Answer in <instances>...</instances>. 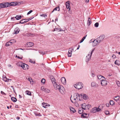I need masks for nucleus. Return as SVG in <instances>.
Masks as SVG:
<instances>
[{
	"label": "nucleus",
	"mask_w": 120,
	"mask_h": 120,
	"mask_svg": "<svg viewBox=\"0 0 120 120\" xmlns=\"http://www.w3.org/2000/svg\"><path fill=\"white\" fill-rule=\"evenodd\" d=\"M82 108H79V114H81L83 112V110H82Z\"/></svg>",
	"instance_id": "c756f323"
},
{
	"label": "nucleus",
	"mask_w": 120,
	"mask_h": 120,
	"mask_svg": "<svg viewBox=\"0 0 120 120\" xmlns=\"http://www.w3.org/2000/svg\"><path fill=\"white\" fill-rule=\"evenodd\" d=\"M1 94L3 95H6V94L5 93H4L2 91H1Z\"/></svg>",
	"instance_id": "3c124183"
},
{
	"label": "nucleus",
	"mask_w": 120,
	"mask_h": 120,
	"mask_svg": "<svg viewBox=\"0 0 120 120\" xmlns=\"http://www.w3.org/2000/svg\"><path fill=\"white\" fill-rule=\"evenodd\" d=\"M101 84L102 86H105L107 84L108 81L105 80V79H102L101 80Z\"/></svg>",
	"instance_id": "0eeeda50"
},
{
	"label": "nucleus",
	"mask_w": 120,
	"mask_h": 120,
	"mask_svg": "<svg viewBox=\"0 0 120 120\" xmlns=\"http://www.w3.org/2000/svg\"><path fill=\"white\" fill-rule=\"evenodd\" d=\"M112 75V74L111 73L109 74L108 75L109 76H111Z\"/></svg>",
	"instance_id": "774afa93"
},
{
	"label": "nucleus",
	"mask_w": 120,
	"mask_h": 120,
	"mask_svg": "<svg viewBox=\"0 0 120 120\" xmlns=\"http://www.w3.org/2000/svg\"><path fill=\"white\" fill-rule=\"evenodd\" d=\"M16 57L19 58L20 59H22L23 57H20L19 56H16Z\"/></svg>",
	"instance_id": "864d4df0"
},
{
	"label": "nucleus",
	"mask_w": 120,
	"mask_h": 120,
	"mask_svg": "<svg viewBox=\"0 0 120 120\" xmlns=\"http://www.w3.org/2000/svg\"><path fill=\"white\" fill-rule=\"evenodd\" d=\"M41 89L42 91H44L46 93H49L50 92L49 90L46 88H44L43 87H41Z\"/></svg>",
	"instance_id": "f8f14e48"
},
{
	"label": "nucleus",
	"mask_w": 120,
	"mask_h": 120,
	"mask_svg": "<svg viewBox=\"0 0 120 120\" xmlns=\"http://www.w3.org/2000/svg\"><path fill=\"white\" fill-rule=\"evenodd\" d=\"M25 19H23L21 20L20 22L19 23L23 24L25 22L24 21Z\"/></svg>",
	"instance_id": "a19ab883"
},
{
	"label": "nucleus",
	"mask_w": 120,
	"mask_h": 120,
	"mask_svg": "<svg viewBox=\"0 0 120 120\" xmlns=\"http://www.w3.org/2000/svg\"><path fill=\"white\" fill-rule=\"evenodd\" d=\"M91 86L92 87H94L96 86V84L95 82H92L91 83Z\"/></svg>",
	"instance_id": "c9c22d12"
},
{
	"label": "nucleus",
	"mask_w": 120,
	"mask_h": 120,
	"mask_svg": "<svg viewBox=\"0 0 120 120\" xmlns=\"http://www.w3.org/2000/svg\"><path fill=\"white\" fill-rule=\"evenodd\" d=\"M40 16L41 17H45V16L47 17V15L46 14H42V15H40Z\"/></svg>",
	"instance_id": "8fccbe9b"
},
{
	"label": "nucleus",
	"mask_w": 120,
	"mask_h": 120,
	"mask_svg": "<svg viewBox=\"0 0 120 120\" xmlns=\"http://www.w3.org/2000/svg\"><path fill=\"white\" fill-rule=\"evenodd\" d=\"M17 4V2H11V3L4 2L0 3V8H7L10 6H16Z\"/></svg>",
	"instance_id": "f257e3e1"
},
{
	"label": "nucleus",
	"mask_w": 120,
	"mask_h": 120,
	"mask_svg": "<svg viewBox=\"0 0 120 120\" xmlns=\"http://www.w3.org/2000/svg\"><path fill=\"white\" fill-rule=\"evenodd\" d=\"M104 113L106 115L108 114L109 113V111L107 110H105L104 112Z\"/></svg>",
	"instance_id": "49530a36"
},
{
	"label": "nucleus",
	"mask_w": 120,
	"mask_h": 120,
	"mask_svg": "<svg viewBox=\"0 0 120 120\" xmlns=\"http://www.w3.org/2000/svg\"><path fill=\"white\" fill-rule=\"evenodd\" d=\"M109 103L110 105H113L115 103L112 100H110L109 101Z\"/></svg>",
	"instance_id": "7c9ffc66"
},
{
	"label": "nucleus",
	"mask_w": 120,
	"mask_h": 120,
	"mask_svg": "<svg viewBox=\"0 0 120 120\" xmlns=\"http://www.w3.org/2000/svg\"><path fill=\"white\" fill-rule=\"evenodd\" d=\"M80 95L78 93H75L74 94L73 98L74 101H78V100L80 101L81 100L80 98Z\"/></svg>",
	"instance_id": "39448f33"
},
{
	"label": "nucleus",
	"mask_w": 120,
	"mask_h": 120,
	"mask_svg": "<svg viewBox=\"0 0 120 120\" xmlns=\"http://www.w3.org/2000/svg\"><path fill=\"white\" fill-rule=\"evenodd\" d=\"M73 49H69L68 51V56L69 57H70L71 56V52L72 51H73Z\"/></svg>",
	"instance_id": "dca6fc26"
},
{
	"label": "nucleus",
	"mask_w": 120,
	"mask_h": 120,
	"mask_svg": "<svg viewBox=\"0 0 120 120\" xmlns=\"http://www.w3.org/2000/svg\"><path fill=\"white\" fill-rule=\"evenodd\" d=\"M116 83L117 86L119 87H120V82L119 81L116 82Z\"/></svg>",
	"instance_id": "a18cd8bd"
},
{
	"label": "nucleus",
	"mask_w": 120,
	"mask_h": 120,
	"mask_svg": "<svg viewBox=\"0 0 120 120\" xmlns=\"http://www.w3.org/2000/svg\"><path fill=\"white\" fill-rule=\"evenodd\" d=\"M115 64L119 65H120V61L119 60H116L115 62Z\"/></svg>",
	"instance_id": "bb28decb"
},
{
	"label": "nucleus",
	"mask_w": 120,
	"mask_h": 120,
	"mask_svg": "<svg viewBox=\"0 0 120 120\" xmlns=\"http://www.w3.org/2000/svg\"><path fill=\"white\" fill-rule=\"evenodd\" d=\"M50 78L51 79H54V77L53 76H51Z\"/></svg>",
	"instance_id": "bf43d9fd"
},
{
	"label": "nucleus",
	"mask_w": 120,
	"mask_h": 120,
	"mask_svg": "<svg viewBox=\"0 0 120 120\" xmlns=\"http://www.w3.org/2000/svg\"><path fill=\"white\" fill-rule=\"evenodd\" d=\"M55 11H60V8L59 6L56 7L54 8L53 11H52V12H53Z\"/></svg>",
	"instance_id": "a878e982"
},
{
	"label": "nucleus",
	"mask_w": 120,
	"mask_h": 120,
	"mask_svg": "<svg viewBox=\"0 0 120 120\" xmlns=\"http://www.w3.org/2000/svg\"><path fill=\"white\" fill-rule=\"evenodd\" d=\"M95 49L94 48L92 49L91 51V52L86 56L85 59V60L86 62H88L90 60L91 55L93 52L95 50Z\"/></svg>",
	"instance_id": "20e7f679"
},
{
	"label": "nucleus",
	"mask_w": 120,
	"mask_h": 120,
	"mask_svg": "<svg viewBox=\"0 0 120 120\" xmlns=\"http://www.w3.org/2000/svg\"><path fill=\"white\" fill-rule=\"evenodd\" d=\"M89 0H86L85 2L86 3H88L89 2Z\"/></svg>",
	"instance_id": "69168bd1"
},
{
	"label": "nucleus",
	"mask_w": 120,
	"mask_h": 120,
	"mask_svg": "<svg viewBox=\"0 0 120 120\" xmlns=\"http://www.w3.org/2000/svg\"><path fill=\"white\" fill-rule=\"evenodd\" d=\"M26 45H28V47H30L33 46L34 44L32 42H28L26 43Z\"/></svg>",
	"instance_id": "6ab92c4d"
},
{
	"label": "nucleus",
	"mask_w": 120,
	"mask_h": 120,
	"mask_svg": "<svg viewBox=\"0 0 120 120\" xmlns=\"http://www.w3.org/2000/svg\"><path fill=\"white\" fill-rule=\"evenodd\" d=\"M35 114L36 116H41V115L39 113H35Z\"/></svg>",
	"instance_id": "37998d69"
},
{
	"label": "nucleus",
	"mask_w": 120,
	"mask_h": 120,
	"mask_svg": "<svg viewBox=\"0 0 120 120\" xmlns=\"http://www.w3.org/2000/svg\"><path fill=\"white\" fill-rule=\"evenodd\" d=\"M3 80L5 82H7V79L5 76L3 77Z\"/></svg>",
	"instance_id": "58836bf2"
},
{
	"label": "nucleus",
	"mask_w": 120,
	"mask_h": 120,
	"mask_svg": "<svg viewBox=\"0 0 120 120\" xmlns=\"http://www.w3.org/2000/svg\"><path fill=\"white\" fill-rule=\"evenodd\" d=\"M18 65L21 66L24 70H27L29 68L27 64L21 62L18 63Z\"/></svg>",
	"instance_id": "7ed1b4c3"
},
{
	"label": "nucleus",
	"mask_w": 120,
	"mask_h": 120,
	"mask_svg": "<svg viewBox=\"0 0 120 120\" xmlns=\"http://www.w3.org/2000/svg\"><path fill=\"white\" fill-rule=\"evenodd\" d=\"M60 92L62 94H63L65 92V90L64 88L62 86H61L60 88L59 89Z\"/></svg>",
	"instance_id": "9d476101"
},
{
	"label": "nucleus",
	"mask_w": 120,
	"mask_h": 120,
	"mask_svg": "<svg viewBox=\"0 0 120 120\" xmlns=\"http://www.w3.org/2000/svg\"><path fill=\"white\" fill-rule=\"evenodd\" d=\"M80 45H79L78 46V47L77 49L78 50V49H79V48L80 47Z\"/></svg>",
	"instance_id": "052dcab7"
},
{
	"label": "nucleus",
	"mask_w": 120,
	"mask_h": 120,
	"mask_svg": "<svg viewBox=\"0 0 120 120\" xmlns=\"http://www.w3.org/2000/svg\"><path fill=\"white\" fill-rule=\"evenodd\" d=\"M73 86L76 89L79 90L82 89L83 87V84L81 82H79L75 84H74Z\"/></svg>",
	"instance_id": "f03ea898"
},
{
	"label": "nucleus",
	"mask_w": 120,
	"mask_h": 120,
	"mask_svg": "<svg viewBox=\"0 0 120 120\" xmlns=\"http://www.w3.org/2000/svg\"><path fill=\"white\" fill-rule=\"evenodd\" d=\"M99 25V23L98 22H96L95 23L94 25V26L95 27H98Z\"/></svg>",
	"instance_id": "c03bdc74"
},
{
	"label": "nucleus",
	"mask_w": 120,
	"mask_h": 120,
	"mask_svg": "<svg viewBox=\"0 0 120 120\" xmlns=\"http://www.w3.org/2000/svg\"><path fill=\"white\" fill-rule=\"evenodd\" d=\"M90 105L89 104H88V105H87L86 104H82V108L83 109H84L85 110H86L87 109H89L88 106Z\"/></svg>",
	"instance_id": "1a4fd4ad"
},
{
	"label": "nucleus",
	"mask_w": 120,
	"mask_h": 120,
	"mask_svg": "<svg viewBox=\"0 0 120 120\" xmlns=\"http://www.w3.org/2000/svg\"><path fill=\"white\" fill-rule=\"evenodd\" d=\"M32 19L30 18H29L28 19H26V20H28V21H29V20H30Z\"/></svg>",
	"instance_id": "0e129e2a"
},
{
	"label": "nucleus",
	"mask_w": 120,
	"mask_h": 120,
	"mask_svg": "<svg viewBox=\"0 0 120 120\" xmlns=\"http://www.w3.org/2000/svg\"><path fill=\"white\" fill-rule=\"evenodd\" d=\"M38 52L40 54H42L43 55H44L45 54L44 52H43L40 50H39Z\"/></svg>",
	"instance_id": "79ce46f5"
},
{
	"label": "nucleus",
	"mask_w": 120,
	"mask_h": 120,
	"mask_svg": "<svg viewBox=\"0 0 120 120\" xmlns=\"http://www.w3.org/2000/svg\"><path fill=\"white\" fill-rule=\"evenodd\" d=\"M70 110L71 112H72L73 113H74L76 112V110L75 109L72 107H71L70 108Z\"/></svg>",
	"instance_id": "393cba45"
},
{
	"label": "nucleus",
	"mask_w": 120,
	"mask_h": 120,
	"mask_svg": "<svg viewBox=\"0 0 120 120\" xmlns=\"http://www.w3.org/2000/svg\"><path fill=\"white\" fill-rule=\"evenodd\" d=\"M8 42H10V43H9V45H12V44L10 42V41Z\"/></svg>",
	"instance_id": "680f3d73"
},
{
	"label": "nucleus",
	"mask_w": 120,
	"mask_h": 120,
	"mask_svg": "<svg viewBox=\"0 0 120 120\" xmlns=\"http://www.w3.org/2000/svg\"><path fill=\"white\" fill-rule=\"evenodd\" d=\"M87 114L85 113H83V114H82L81 115V116L82 117L85 118L86 117V115H87Z\"/></svg>",
	"instance_id": "e433bc0d"
},
{
	"label": "nucleus",
	"mask_w": 120,
	"mask_h": 120,
	"mask_svg": "<svg viewBox=\"0 0 120 120\" xmlns=\"http://www.w3.org/2000/svg\"><path fill=\"white\" fill-rule=\"evenodd\" d=\"M101 110V109L99 107H95L92 109L91 111V112L94 113L99 112Z\"/></svg>",
	"instance_id": "423d86ee"
},
{
	"label": "nucleus",
	"mask_w": 120,
	"mask_h": 120,
	"mask_svg": "<svg viewBox=\"0 0 120 120\" xmlns=\"http://www.w3.org/2000/svg\"><path fill=\"white\" fill-rule=\"evenodd\" d=\"M80 97L83 98L84 99L86 100L88 98V97L86 94H82L80 95Z\"/></svg>",
	"instance_id": "4468645a"
},
{
	"label": "nucleus",
	"mask_w": 120,
	"mask_h": 120,
	"mask_svg": "<svg viewBox=\"0 0 120 120\" xmlns=\"http://www.w3.org/2000/svg\"><path fill=\"white\" fill-rule=\"evenodd\" d=\"M11 100L14 102H15L17 101V99L15 97H12L11 98Z\"/></svg>",
	"instance_id": "2f4dec72"
},
{
	"label": "nucleus",
	"mask_w": 120,
	"mask_h": 120,
	"mask_svg": "<svg viewBox=\"0 0 120 120\" xmlns=\"http://www.w3.org/2000/svg\"><path fill=\"white\" fill-rule=\"evenodd\" d=\"M93 40H90V43H91L92 42H93Z\"/></svg>",
	"instance_id": "338daca9"
},
{
	"label": "nucleus",
	"mask_w": 120,
	"mask_h": 120,
	"mask_svg": "<svg viewBox=\"0 0 120 120\" xmlns=\"http://www.w3.org/2000/svg\"><path fill=\"white\" fill-rule=\"evenodd\" d=\"M48 104L46 103H43V107L45 108H46L48 106Z\"/></svg>",
	"instance_id": "473e14b6"
},
{
	"label": "nucleus",
	"mask_w": 120,
	"mask_h": 120,
	"mask_svg": "<svg viewBox=\"0 0 120 120\" xmlns=\"http://www.w3.org/2000/svg\"><path fill=\"white\" fill-rule=\"evenodd\" d=\"M25 93L26 94L29 95H31V92L27 90L25 91Z\"/></svg>",
	"instance_id": "c85d7f7f"
},
{
	"label": "nucleus",
	"mask_w": 120,
	"mask_h": 120,
	"mask_svg": "<svg viewBox=\"0 0 120 120\" xmlns=\"http://www.w3.org/2000/svg\"><path fill=\"white\" fill-rule=\"evenodd\" d=\"M10 43V42H8L6 43V46H9V44Z\"/></svg>",
	"instance_id": "5fc2aeb1"
},
{
	"label": "nucleus",
	"mask_w": 120,
	"mask_h": 120,
	"mask_svg": "<svg viewBox=\"0 0 120 120\" xmlns=\"http://www.w3.org/2000/svg\"><path fill=\"white\" fill-rule=\"evenodd\" d=\"M10 42L12 44H13L15 43L16 41L14 39H13L10 40Z\"/></svg>",
	"instance_id": "f704fd0d"
},
{
	"label": "nucleus",
	"mask_w": 120,
	"mask_h": 120,
	"mask_svg": "<svg viewBox=\"0 0 120 120\" xmlns=\"http://www.w3.org/2000/svg\"><path fill=\"white\" fill-rule=\"evenodd\" d=\"M19 28L18 27H16L14 30V34H17L19 33Z\"/></svg>",
	"instance_id": "a211bd4d"
},
{
	"label": "nucleus",
	"mask_w": 120,
	"mask_h": 120,
	"mask_svg": "<svg viewBox=\"0 0 120 120\" xmlns=\"http://www.w3.org/2000/svg\"><path fill=\"white\" fill-rule=\"evenodd\" d=\"M51 80L52 83L54 85V84H55L56 83V82H55L56 80L55 79V78L53 79H51Z\"/></svg>",
	"instance_id": "4c0bfd02"
},
{
	"label": "nucleus",
	"mask_w": 120,
	"mask_h": 120,
	"mask_svg": "<svg viewBox=\"0 0 120 120\" xmlns=\"http://www.w3.org/2000/svg\"><path fill=\"white\" fill-rule=\"evenodd\" d=\"M33 11L32 10H31L30 11L28 12V13H27V15H28L30 14Z\"/></svg>",
	"instance_id": "603ef678"
},
{
	"label": "nucleus",
	"mask_w": 120,
	"mask_h": 120,
	"mask_svg": "<svg viewBox=\"0 0 120 120\" xmlns=\"http://www.w3.org/2000/svg\"><path fill=\"white\" fill-rule=\"evenodd\" d=\"M116 57L115 55L114 54H113V55L112 56V58H116Z\"/></svg>",
	"instance_id": "6e6d98bb"
},
{
	"label": "nucleus",
	"mask_w": 120,
	"mask_h": 120,
	"mask_svg": "<svg viewBox=\"0 0 120 120\" xmlns=\"http://www.w3.org/2000/svg\"><path fill=\"white\" fill-rule=\"evenodd\" d=\"M70 2L69 1H67L65 3L66 8L67 9H68L69 10H70Z\"/></svg>",
	"instance_id": "9b49d317"
},
{
	"label": "nucleus",
	"mask_w": 120,
	"mask_h": 120,
	"mask_svg": "<svg viewBox=\"0 0 120 120\" xmlns=\"http://www.w3.org/2000/svg\"><path fill=\"white\" fill-rule=\"evenodd\" d=\"M26 79L30 82L31 84H33V80L30 77H29L28 78H27Z\"/></svg>",
	"instance_id": "412c9836"
},
{
	"label": "nucleus",
	"mask_w": 120,
	"mask_h": 120,
	"mask_svg": "<svg viewBox=\"0 0 120 120\" xmlns=\"http://www.w3.org/2000/svg\"><path fill=\"white\" fill-rule=\"evenodd\" d=\"M15 18L16 19L18 20L20 19L21 18L22 16L19 15H17L15 17Z\"/></svg>",
	"instance_id": "b1692460"
},
{
	"label": "nucleus",
	"mask_w": 120,
	"mask_h": 120,
	"mask_svg": "<svg viewBox=\"0 0 120 120\" xmlns=\"http://www.w3.org/2000/svg\"><path fill=\"white\" fill-rule=\"evenodd\" d=\"M87 35H86L85 36L83 37L81 39V40H80V43H81L83 42V41H84V39L86 38Z\"/></svg>",
	"instance_id": "72a5a7b5"
},
{
	"label": "nucleus",
	"mask_w": 120,
	"mask_h": 120,
	"mask_svg": "<svg viewBox=\"0 0 120 120\" xmlns=\"http://www.w3.org/2000/svg\"><path fill=\"white\" fill-rule=\"evenodd\" d=\"M25 35L27 36H34V34H33L32 33H27Z\"/></svg>",
	"instance_id": "aec40b11"
},
{
	"label": "nucleus",
	"mask_w": 120,
	"mask_h": 120,
	"mask_svg": "<svg viewBox=\"0 0 120 120\" xmlns=\"http://www.w3.org/2000/svg\"><path fill=\"white\" fill-rule=\"evenodd\" d=\"M55 29L56 30V31H64L63 30H62L61 29L58 28H56Z\"/></svg>",
	"instance_id": "ea45409f"
},
{
	"label": "nucleus",
	"mask_w": 120,
	"mask_h": 120,
	"mask_svg": "<svg viewBox=\"0 0 120 120\" xmlns=\"http://www.w3.org/2000/svg\"><path fill=\"white\" fill-rule=\"evenodd\" d=\"M45 79H42L41 80V82L42 83H43V84L45 83Z\"/></svg>",
	"instance_id": "de8ad7c7"
},
{
	"label": "nucleus",
	"mask_w": 120,
	"mask_h": 120,
	"mask_svg": "<svg viewBox=\"0 0 120 120\" xmlns=\"http://www.w3.org/2000/svg\"><path fill=\"white\" fill-rule=\"evenodd\" d=\"M91 23V21L90 18H89L88 19L87 24L88 26H89Z\"/></svg>",
	"instance_id": "4be33fe9"
},
{
	"label": "nucleus",
	"mask_w": 120,
	"mask_h": 120,
	"mask_svg": "<svg viewBox=\"0 0 120 120\" xmlns=\"http://www.w3.org/2000/svg\"><path fill=\"white\" fill-rule=\"evenodd\" d=\"M99 42L97 41V40H95L93 41V43L92 44V46H96L98 44H99Z\"/></svg>",
	"instance_id": "ddd939ff"
},
{
	"label": "nucleus",
	"mask_w": 120,
	"mask_h": 120,
	"mask_svg": "<svg viewBox=\"0 0 120 120\" xmlns=\"http://www.w3.org/2000/svg\"><path fill=\"white\" fill-rule=\"evenodd\" d=\"M104 38L105 35H102L96 39L97 40V41H98L99 43L101 41L103 40Z\"/></svg>",
	"instance_id": "6e6552de"
},
{
	"label": "nucleus",
	"mask_w": 120,
	"mask_h": 120,
	"mask_svg": "<svg viewBox=\"0 0 120 120\" xmlns=\"http://www.w3.org/2000/svg\"><path fill=\"white\" fill-rule=\"evenodd\" d=\"M62 83L64 84H65L66 83V80L65 79L64 77H62L61 79Z\"/></svg>",
	"instance_id": "f3484780"
},
{
	"label": "nucleus",
	"mask_w": 120,
	"mask_h": 120,
	"mask_svg": "<svg viewBox=\"0 0 120 120\" xmlns=\"http://www.w3.org/2000/svg\"><path fill=\"white\" fill-rule=\"evenodd\" d=\"M115 98H116V99H115V98H114V99L116 101H117L119 99L120 97L118 95L116 96H115L114 97Z\"/></svg>",
	"instance_id": "cd10ccee"
},
{
	"label": "nucleus",
	"mask_w": 120,
	"mask_h": 120,
	"mask_svg": "<svg viewBox=\"0 0 120 120\" xmlns=\"http://www.w3.org/2000/svg\"><path fill=\"white\" fill-rule=\"evenodd\" d=\"M109 103H106V106H107V107H109Z\"/></svg>",
	"instance_id": "13d9d810"
},
{
	"label": "nucleus",
	"mask_w": 120,
	"mask_h": 120,
	"mask_svg": "<svg viewBox=\"0 0 120 120\" xmlns=\"http://www.w3.org/2000/svg\"><path fill=\"white\" fill-rule=\"evenodd\" d=\"M54 86L55 89L57 90L58 89V90L61 86L59 84H57L56 83L54 84Z\"/></svg>",
	"instance_id": "2eb2a0df"
},
{
	"label": "nucleus",
	"mask_w": 120,
	"mask_h": 120,
	"mask_svg": "<svg viewBox=\"0 0 120 120\" xmlns=\"http://www.w3.org/2000/svg\"><path fill=\"white\" fill-rule=\"evenodd\" d=\"M29 62L31 63H33V64H34L35 63V61H33L31 59H30L29 61Z\"/></svg>",
	"instance_id": "09e8293b"
},
{
	"label": "nucleus",
	"mask_w": 120,
	"mask_h": 120,
	"mask_svg": "<svg viewBox=\"0 0 120 120\" xmlns=\"http://www.w3.org/2000/svg\"><path fill=\"white\" fill-rule=\"evenodd\" d=\"M11 80L9 79H7V81L8 82L10 80Z\"/></svg>",
	"instance_id": "e2e57ef3"
},
{
	"label": "nucleus",
	"mask_w": 120,
	"mask_h": 120,
	"mask_svg": "<svg viewBox=\"0 0 120 120\" xmlns=\"http://www.w3.org/2000/svg\"><path fill=\"white\" fill-rule=\"evenodd\" d=\"M15 17H11V20H12V21L14 20H15Z\"/></svg>",
	"instance_id": "4d7b16f0"
},
{
	"label": "nucleus",
	"mask_w": 120,
	"mask_h": 120,
	"mask_svg": "<svg viewBox=\"0 0 120 120\" xmlns=\"http://www.w3.org/2000/svg\"><path fill=\"white\" fill-rule=\"evenodd\" d=\"M98 79H100V80H101V79H105V78L104 77H103L101 75H98Z\"/></svg>",
	"instance_id": "5701e85b"
}]
</instances>
